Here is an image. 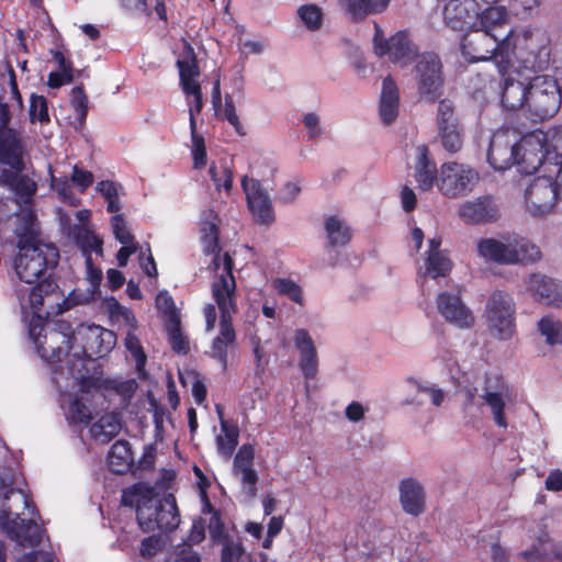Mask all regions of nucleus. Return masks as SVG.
Returning <instances> with one entry per match:
<instances>
[{
    "instance_id": "nucleus-1",
    "label": "nucleus",
    "mask_w": 562,
    "mask_h": 562,
    "mask_svg": "<svg viewBox=\"0 0 562 562\" xmlns=\"http://www.w3.org/2000/svg\"><path fill=\"white\" fill-rule=\"evenodd\" d=\"M43 359L54 373L71 378L79 386L81 395L76 394L70 400L68 418L74 423L88 424L92 419V411L83 403L86 395L103 396L100 364L89 353H43Z\"/></svg>"
},
{
    "instance_id": "nucleus-2",
    "label": "nucleus",
    "mask_w": 562,
    "mask_h": 562,
    "mask_svg": "<svg viewBox=\"0 0 562 562\" xmlns=\"http://www.w3.org/2000/svg\"><path fill=\"white\" fill-rule=\"evenodd\" d=\"M35 215L27 212L22 216V227L16 229L18 255L14 269L19 279L27 284L42 282L44 279L55 280L50 273L59 260L56 246L38 240L34 231Z\"/></svg>"
},
{
    "instance_id": "nucleus-3",
    "label": "nucleus",
    "mask_w": 562,
    "mask_h": 562,
    "mask_svg": "<svg viewBox=\"0 0 562 562\" xmlns=\"http://www.w3.org/2000/svg\"><path fill=\"white\" fill-rule=\"evenodd\" d=\"M122 504L136 507L137 521L144 532H168L180 524L179 510L172 494L158 497L153 488L134 485L123 492Z\"/></svg>"
},
{
    "instance_id": "nucleus-4",
    "label": "nucleus",
    "mask_w": 562,
    "mask_h": 562,
    "mask_svg": "<svg viewBox=\"0 0 562 562\" xmlns=\"http://www.w3.org/2000/svg\"><path fill=\"white\" fill-rule=\"evenodd\" d=\"M477 255L486 261L499 265L532 263L541 258L539 247L524 238L504 237L503 240L487 237L476 244Z\"/></svg>"
},
{
    "instance_id": "nucleus-5",
    "label": "nucleus",
    "mask_w": 562,
    "mask_h": 562,
    "mask_svg": "<svg viewBox=\"0 0 562 562\" xmlns=\"http://www.w3.org/2000/svg\"><path fill=\"white\" fill-rule=\"evenodd\" d=\"M561 95L557 79L547 75L530 78L527 82L525 115L533 123L552 119L560 110Z\"/></svg>"
},
{
    "instance_id": "nucleus-6",
    "label": "nucleus",
    "mask_w": 562,
    "mask_h": 562,
    "mask_svg": "<svg viewBox=\"0 0 562 562\" xmlns=\"http://www.w3.org/2000/svg\"><path fill=\"white\" fill-rule=\"evenodd\" d=\"M514 56L524 69L543 71L550 64V40L544 32L525 30L514 36Z\"/></svg>"
},
{
    "instance_id": "nucleus-7",
    "label": "nucleus",
    "mask_w": 562,
    "mask_h": 562,
    "mask_svg": "<svg viewBox=\"0 0 562 562\" xmlns=\"http://www.w3.org/2000/svg\"><path fill=\"white\" fill-rule=\"evenodd\" d=\"M414 72L419 98L429 103L437 102L445 86L443 66L439 55L434 52L420 54L415 60Z\"/></svg>"
},
{
    "instance_id": "nucleus-8",
    "label": "nucleus",
    "mask_w": 562,
    "mask_h": 562,
    "mask_svg": "<svg viewBox=\"0 0 562 562\" xmlns=\"http://www.w3.org/2000/svg\"><path fill=\"white\" fill-rule=\"evenodd\" d=\"M58 284L56 280L49 278L44 279L42 282L32 286L29 293L30 306L33 310V316L31 317L27 325V335L30 340L35 347V351H47L45 347V340L47 339V329L44 319L41 316L45 299L56 296L59 299L61 293L58 291Z\"/></svg>"
},
{
    "instance_id": "nucleus-9",
    "label": "nucleus",
    "mask_w": 562,
    "mask_h": 562,
    "mask_svg": "<svg viewBox=\"0 0 562 562\" xmlns=\"http://www.w3.org/2000/svg\"><path fill=\"white\" fill-rule=\"evenodd\" d=\"M373 48L376 56L387 55L392 63L400 64L402 67L409 65L420 55L417 45L409 37L408 31L401 30L389 38H384L383 31L378 23H374Z\"/></svg>"
},
{
    "instance_id": "nucleus-10",
    "label": "nucleus",
    "mask_w": 562,
    "mask_h": 562,
    "mask_svg": "<svg viewBox=\"0 0 562 562\" xmlns=\"http://www.w3.org/2000/svg\"><path fill=\"white\" fill-rule=\"evenodd\" d=\"M520 134L521 131L509 126L493 133L487 150V161L493 169L505 171L515 165L518 167Z\"/></svg>"
},
{
    "instance_id": "nucleus-11",
    "label": "nucleus",
    "mask_w": 562,
    "mask_h": 562,
    "mask_svg": "<svg viewBox=\"0 0 562 562\" xmlns=\"http://www.w3.org/2000/svg\"><path fill=\"white\" fill-rule=\"evenodd\" d=\"M486 316L492 334L499 340H507L515 334V305L507 293L495 291L487 305Z\"/></svg>"
},
{
    "instance_id": "nucleus-12",
    "label": "nucleus",
    "mask_w": 562,
    "mask_h": 562,
    "mask_svg": "<svg viewBox=\"0 0 562 562\" xmlns=\"http://www.w3.org/2000/svg\"><path fill=\"white\" fill-rule=\"evenodd\" d=\"M477 180L479 173L470 166L445 162L439 170L438 189L448 198H458L469 193Z\"/></svg>"
},
{
    "instance_id": "nucleus-13",
    "label": "nucleus",
    "mask_w": 562,
    "mask_h": 562,
    "mask_svg": "<svg viewBox=\"0 0 562 562\" xmlns=\"http://www.w3.org/2000/svg\"><path fill=\"white\" fill-rule=\"evenodd\" d=\"M546 134L541 130L518 135L519 157L518 170L525 175L535 173L544 162L548 155Z\"/></svg>"
},
{
    "instance_id": "nucleus-14",
    "label": "nucleus",
    "mask_w": 562,
    "mask_h": 562,
    "mask_svg": "<svg viewBox=\"0 0 562 562\" xmlns=\"http://www.w3.org/2000/svg\"><path fill=\"white\" fill-rule=\"evenodd\" d=\"M0 529L18 546L34 548L42 540V529L33 519L14 516L11 506L0 509Z\"/></svg>"
},
{
    "instance_id": "nucleus-15",
    "label": "nucleus",
    "mask_w": 562,
    "mask_h": 562,
    "mask_svg": "<svg viewBox=\"0 0 562 562\" xmlns=\"http://www.w3.org/2000/svg\"><path fill=\"white\" fill-rule=\"evenodd\" d=\"M559 191L551 177L535 178L525 190V204L533 217H542L553 211Z\"/></svg>"
},
{
    "instance_id": "nucleus-16",
    "label": "nucleus",
    "mask_w": 562,
    "mask_h": 562,
    "mask_svg": "<svg viewBox=\"0 0 562 562\" xmlns=\"http://www.w3.org/2000/svg\"><path fill=\"white\" fill-rule=\"evenodd\" d=\"M436 307L442 318L459 329H469L475 323L471 308L462 299V290L442 291L436 296Z\"/></svg>"
},
{
    "instance_id": "nucleus-17",
    "label": "nucleus",
    "mask_w": 562,
    "mask_h": 562,
    "mask_svg": "<svg viewBox=\"0 0 562 562\" xmlns=\"http://www.w3.org/2000/svg\"><path fill=\"white\" fill-rule=\"evenodd\" d=\"M510 396V387L501 374H486L482 400L490 407L494 423L504 429L508 427L505 407Z\"/></svg>"
},
{
    "instance_id": "nucleus-18",
    "label": "nucleus",
    "mask_w": 562,
    "mask_h": 562,
    "mask_svg": "<svg viewBox=\"0 0 562 562\" xmlns=\"http://www.w3.org/2000/svg\"><path fill=\"white\" fill-rule=\"evenodd\" d=\"M438 139L449 154L458 153L463 145V135L449 100H440L437 111Z\"/></svg>"
},
{
    "instance_id": "nucleus-19",
    "label": "nucleus",
    "mask_w": 562,
    "mask_h": 562,
    "mask_svg": "<svg viewBox=\"0 0 562 562\" xmlns=\"http://www.w3.org/2000/svg\"><path fill=\"white\" fill-rule=\"evenodd\" d=\"M499 45L501 41L488 31L473 29L463 35L460 48L469 63H479L490 60Z\"/></svg>"
},
{
    "instance_id": "nucleus-20",
    "label": "nucleus",
    "mask_w": 562,
    "mask_h": 562,
    "mask_svg": "<svg viewBox=\"0 0 562 562\" xmlns=\"http://www.w3.org/2000/svg\"><path fill=\"white\" fill-rule=\"evenodd\" d=\"M241 188L246 194L247 205L255 221L259 224L270 225L274 222V212L268 192L260 181L244 176Z\"/></svg>"
},
{
    "instance_id": "nucleus-21",
    "label": "nucleus",
    "mask_w": 562,
    "mask_h": 562,
    "mask_svg": "<svg viewBox=\"0 0 562 562\" xmlns=\"http://www.w3.org/2000/svg\"><path fill=\"white\" fill-rule=\"evenodd\" d=\"M458 215L465 224H491L501 217V207L494 196L482 195L463 202L458 209Z\"/></svg>"
},
{
    "instance_id": "nucleus-22",
    "label": "nucleus",
    "mask_w": 562,
    "mask_h": 562,
    "mask_svg": "<svg viewBox=\"0 0 562 562\" xmlns=\"http://www.w3.org/2000/svg\"><path fill=\"white\" fill-rule=\"evenodd\" d=\"M475 26L480 31H488L498 41L514 38V29L509 26L508 14L504 7H488L474 20Z\"/></svg>"
},
{
    "instance_id": "nucleus-23",
    "label": "nucleus",
    "mask_w": 562,
    "mask_h": 562,
    "mask_svg": "<svg viewBox=\"0 0 562 562\" xmlns=\"http://www.w3.org/2000/svg\"><path fill=\"white\" fill-rule=\"evenodd\" d=\"M24 146L20 134L9 127V124L0 123V165L18 169L24 162Z\"/></svg>"
},
{
    "instance_id": "nucleus-24",
    "label": "nucleus",
    "mask_w": 562,
    "mask_h": 562,
    "mask_svg": "<svg viewBox=\"0 0 562 562\" xmlns=\"http://www.w3.org/2000/svg\"><path fill=\"white\" fill-rule=\"evenodd\" d=\"M442 14L447 26L454 31H462L475 24L477 4L475 0H447Z\"/></svg>"
},
{
    "instance_id": "nucleus-25",
    "label": "nucleus",
    "mask_w": 562,
    "mask_h": 562,
    "mask_svg": "<svg viewBox=\"0 0 562 562\" xmlns=\"http://www.w3.org/2000/svg\"><path fill=\"white\" fill-rule=\"evenodd\" d=\"M527 289L532 297L547 305L562 306V283L541 273H532L529 277Z\"/></svg>"
},
{
    "instance_id": "nucleus-26",
    "label": "nucleus",
    "mask_w": 562,
    "mask_h": 562,
    "mask_svg": "<svg viewBox=\"0 0 562 562\" xmlns=\"http://www.w3.org/2000/svg\"><path fill=\"white\" fill-rule=\"evenodd\" d=\"M25 162L20 168L1 169L0 187L10 189L18 198L29 201L36 191V183L26 175H23Z\"/></svg>"
},
{
    "instance_id": "nucleus-27",
    "label": "nucleus",
    "mask_w": 562,
    "mask_h": 562,
    "mask_svg": "<svg viewBox=\"0 0 562 562\" xmlns=\"http://www.w3.org/2000/svg\"><path fill=\"white\" fill-rule=\"evenodd\" d=\"M400 502L403 510L412 516L422 515L425 509V491L414 479H405L400 483Z\"/></svg>"
},
{
    "instance_id": "nucleus-28",
    "label": "nucleus",
    "mask_w": 562,
    "mask_h": 562,
    "mask_svg": "<svg viewBox=\"0 0 562 562\" xmlns=\"http://www.w3.org/2000/svg\"><path fill=\"white\" fill-rule=\"evenodd\" d=\"M223 272L212 283V295L217 305H223L224 300H235L236 281L233 274L234 260L228 252L223 255Z\"/></svg>"
},
{
    "instance_id": "nucleus-29",
    "label": "nucleus",
    "mask_w": 562,
    "mask_h": 562,
    "mask_svg": "<svg viewBox=\"0 0 562 562\" xmlns=\"http://www.w3.org/2000/svg\"><path fill=\"white\" fill-rule=\"evenodd\" d=\"M527 103V83L506 77L503 80L501 105L506 112L522 111Z\"/></svg>"
},
{
    "instance_id": "nucleus-30",
    "label": "nucleus",
    "mask_w": 562,
    "mask_h": 562,
    "mask_svg": "<svg viewBox=\"0 0 562 562\" xmlns=\"http://www.w3.org/2000/svg\"><path fill=\"white\" fill-rule=\"evenodd\" d=\"M400 91L395 80L387 76L383 79L379 112L383 124H392L398 115Z\"/></svg>"
},
{
    "instance_id": "nucleus-31",
    "label": "nucleus",
    "mask_w": 562,
    "mask_h": 562,
    "mask_svg": "<svg viewBox=\"0 0 562 562\" xmlns=\"http://www.w3.org/2000/svg\"><path fill=\"white\" fill-rule=\"evenodd\" d=\"M392 0H339L352 22L360 23L369 15L381 14Z\"/></svg>"
},
{
    "instance_id": "nucleus-32",
    "label": "nucleus",
    "mask_w": 562,
    "mask_h": 562,
    "mask_svg": "<svg viewBox=\"0 0 562 562\" xmlns=\"http://www.w3.org/2000/svg\"><path fill=\"white\" fill-rule=\"evenodd\" d=\"M217 306L221 313V323L220 333L213 341V350L225 351L236 339L232 323V313L236 312V303L235 300H224V304Z\"/></svg>"
},
{
    "instance_id": "nucleus-33",
    "label": "nucleus",
    "mask_w": 562,
    "mask_h": 562,
    "mask_svg": "<svg viewBox=\"0 0 562 562\" xmlns=\"http://www.w3.org/2000/svg\"><path fill=\"white\" fill-rule=\"evenodd\" d=\"M526 562H546L551 559L562 561V546H555L546 532H542L532 547L517 555Z\"/></svg>"
},
{
    "instance_id": "nucleus-34",
    "label": "nucleus",
    "mask_w": 562,
    "mask_h": 562,
    "mask_svg": "<svg viewBox=\"0 0 562 562\" xmlns=\"http://www.w3.org/2000/svg\"><path fill=\"white\" fill-rule=\"evenodd\" d=\"M417 151L418 160L415 168V179L420 190L428 191L435 183L438 186L439 172L425 145L418 146Z\"/></svg>"
},
{
    "instance_id": "nucleus-35",
    "label": "nucleus",
    "mask_w": 562,
    "mask_h": 562,
    "mask_svg": "<svg viewBox=\"0 0 562 562\" xmlns=\"http://www.w3.org/2000/svg\"><path fill=\"white\" fill-rule=\"evenodd\" d=\"M108 464L111 472L124 474L132 470L134 465L131 445L126 440L115 441L108 456Z\"/></svg>"
},
{
    "instance_id": "nucleus-36",
    "label": "nucleus",
    "mask_w": 562,
    "mask_h": 562,
    "mask_svg": "<svg viewBox=\"0 0 562 562\" xmlns=\"http://www.w3.org/2000/svg\"><path fill=\"white\" fill-rule=\"evenodd\" d=\"M16 496L25 508L30 507L29 496L19 486V475L11 469L0 468V499Z\"/></svg>"
},
{
    "instance_id": "nucleus-37",
    "label": "nucleus",
    "mask_w": 562,
    "mask_h": 562,
    "mask_svg": "<svg viewBox=\"0 0 562 562\" xmlns=\"http://www.w3.org/2000/svg\"><path fill=\"white\" fill-rule=\"evenodd\" d=\"M121 427L120 417L114 413H110L101 416L99 420L91 426L90 432L97 441L108 443L119 435Z\"/></svg>"
},
{
    "instance_id": "nucleus-38",
    "label": "nucleus",
    "mask_w": 562,
    "mask_h": 562,
    "mask_svg": "<svg viewBox=\"0 0 562 562\" xmlns=\"http://www.w3.org/2000/svg\"><path fill=\"white\" fill-rule=\"evenodd\" d=\"M325 231L329 247L346 246L351 239L350 228L335 215L326 218Z\"/></svg>"
},
{
    "instance_id": "nucleus-39",
    "label": "nucleus",
    "mask_w": 562,
    "mask_h": 562,
    "mask_svg": "<svg viewBox=\"0 0 562 562\" xmlns=\"http://www.w3.org/2000/svg\"><path fill=\"white\" fill-rule=\"evenodd\" d=\"M202 241L204 251L207 255H213V265L217 269L220 267V256L222 247L220 245V229L218 226L211 222H205L201 228Z\"/></svg>"
},
{
    "instance_id": "nucleus-40",
    "label": "nucleus",
    "mask_w": 562,
    "mask_h": 562,
    "mask_svg": "<svg viewBox=\"0 0 562 562\" xmlns=\"http://www.w3.org/2000/svg\"><path fill=\"white\" fill-rule=\"evenodd\" d=\"M165 329L172 351H190L189 337L182 331L179 315H173L170 319H167Z\"/></svg>"
},
{
    "instance_id": "nucleus-41",
    "label": "nucleus",
    "mask_w": 562,
    "mask_h": 562,
    "mask_svg": "<svg viewBox=\"0 0 562 562\" xmlns=\"http://www.w3.org/2000/svg\"><path fill=\"white\" fill-rule=\"evenodd\" d=\"M176 66L179 70L180 79L200 76V67L194 48L188 41H183L181 58L177 60Z\"/></svg>"
},
{
    "instance_id": "nucleus-42",
    "label": "nucleus",
    "mask_w": 562,
    "mask_h": 562,
    "mask_svg": "<svg viewBox=\"0 0 562 562\" xmlns=\"http://www.w3.org/2000/svg\"><path fill=\"white\" fill-rule=\"evenodd\" d=\"M221 429L223 435L216 437L217 450L223 457L228 459L238 443L239 430L237 426L228 425L225 419H222Z\"/></svg>"
},
{
    "instance_id": "nucleus-43",
    "label": "nucleus",
    "mask_w": 562,
    "mask_h": 562,
    "mask_svg": "<svg viewBox=\"0 0 562 562\" xmlns=\"http://www.w3.org/2000/svg\"><path fill=\"white\" fill-rule=\"evenodd\" d=\"M427 273L436 279L446 277L452 269V262L446 251L428 254L425 262Z\"/></svg>"
},
{
    "instance_id": "nucleus-44",
    "label": "nucleus",
    "mask_w": 562,
    "mask_h": 562,
    "mask_svg": "<svg viewBox=\"0 0 562 562\" xmlns=\"http://www.w3.org/2000/svg\"><path fill=\"white\" fill-rule=\"evenodd\" d=\"M512 54H514V38L506 40V43L502 41L497 52L492 56L503 78L508 77L507 75L513 67Z\"/></svg>"
},
{
    "instance_id": "nucleus-45",
    "label": "nucleus",
    "mask_w": 562,
    "mask_h": 562,
    "mask_svg": "<svg viewBox=\"0 0 562 562\" xmlns=\"http://www.w3.org/2000/svg\"><path fill=\"white\" fill-rule=\"evenodd\" d=\"M538 329L549 345H562V322L551 316H543L538 322Z\"/></svg>"
},
{
    "instance_id": "nucleus-46",
    "label": "nucleus",
    "mask_w": 562,
    "mask_h": 562,
    "mask_svg": "<svg viewBox=\"0 0 562 562\" xmlns=\"http://www.w3.org/2000/svg\"><path fill=\"white\" fill-rule=\"evenodd\" d=\"M210 176L217 191L224 189L226 192H229L233 187L234 173L229 166L226 162L221 164L217 167L215 164L210 166Z\"/></svg>"
},
{
    "instance_id": "nucleus-47",
    "label": "nucleus",
    "mask_w": 562,
    "mask_h": 562,
    "mask_svg": "<svg viewBox=\"0 0 562 562\" xmlns=\"http://www.w3.org/2000/svg\"><path fill=\"white\" fill-rule=\"evenodd\" d=\"M29 115L31 123L40 122L41 124H48L50 122L48 101L44 95L36 93L31 94Z\"/></svg>"
},
{
    "instance_id": "nucleus-48",
    "label": "nucleus",
    "mask_w": 562,
    "mask_h": 562,
    "mask_svg": "<svg viewBox=\"0 0 562 562\" xmlns=\"http://www.w3.org/2000/svg\"><path fill=\"white\" fill-rule=\"evenodd\" d=\"M88 103L89 101L83 86L80 85L74 87L71 90L70 104L77 114L79 127H82L86 124L88 115Z\"/></svg>"
},
{
    "instance_id": "nucleus-49",
    "label": "nucleus",
    "mask_w": 562,
    "mask_h": 562,
    "mask_svg": "<svg viewBox=\"0 0 562 562\" xmlns=\"http://www.w3.org/2000/svg\"><path fill=\"white\" fill-rule=\"evenodd\" d=\"M192 140V159L194 169H203L206 166L207 155L203 135L196 132V127L190 130Z\"/></svg>"
},
{
    "instance_id": "nucleus-50",
    "label": "nucleus",
    "mask_w": 562,
    "mask_h": 562,
    "mask_svg": "<svg viewBox=\"0 0 562 562\" xmlns=\"http://www.w3.org/2000/svg\"><path fill=\"white\" fill-rule=\"evenodd\" d=\"M297 14L311 31L321 29L323 23V12L316 4H304L299 8Z\"/></svg>"
},
{
    "instance_id": "nucleus-51",
    "label": "nucleus",
    "mask_w": 562,
    "mask_h": 562,
    "mask_svg": "<svg viewBox=\"0 0 562 562\" xmlns=\"http://www.w3.org/2000/svg\"><path fill=\"white\" fill-rule=\"evenodd\" d=\"M216 113V116L221 120H226L235 130V132L244 136L246 135L245 128L239 121V117L236 113L235 104L233 101V97L231 94L225 95L224 110L221 112L220 110Z\"/></svg>"
},
{
    "instance_id": "nucleus-52",
    "label": "nucleus",
    "mask_w": 562,
    "mask_h": 562,
    "mask_svg": "<svg viewBox=\"0 0 562 562\" xmlns=\"http://www.w3.org/2000/svg\"><path fill=\"white\" fill-rule=\"evenodd\" d=\"M76 244L83 252H92L95 251L97 254H102V245L103 241L101 238H99L93 232L89 229L80 231L75 236Z\"/></svg>"
},
{
    "instance_id": "nucleus-53",
    "label": "nucleus",
    "mask_w": 562,
    "mask_h": 562,
    "mask_svg": "<svg viewBox=\"0 0 562 562\" xmlns=\"http://www.w3.org/2000/svg\"><path fill=\"white\" fill-rule=\"evenodd\" d=\"M97 190L100 191L103 198L106 200V211L109 213H117L121 210L117 189L113 181H100L97 186Z\"/></svg>"
},
{
    "instance_id": "nucleus-54",
    "label": "nucleus",
    "mask_w": 562,
    "mask_h": 562,
    "mask_svg": "<svg viewBox=\"0 0 562 562\" xmlns=\"http://www.w3.org/2000/svg\"><path fill=\"white\" fill-rule=\"evenodd\" d=\"M112 232L115 239L122 245L136 244L123 214H114L111 218Z\"/></svg>"
},
{
    "instance_id": "nucleus-55",
    "label": "nucleus",
    "mask_w": 562,
    "mask_h": 562,
    "mask_svg": "<svg viewBox=\"0 0 562 562\" xmlns=\"http://www.w3.org/2000/svg\"><path fill=\"white\" fill-rule=\"evenodd\" d=\"M255 450L251 445H243L235 454L233 462V473L240 472L244 469L254 468Z\"/></svg>"
},
{
    "instance_id": "nucleus-56",
    "label": "nucleus",
    "mask_w": 562,
    "mask_h": 562,
    "mask_svg": "<svg viewBox=\"0 0 562 562\" xmlns=\"http://www.w3.org/2000/svg\"><path fill=\"white\" fill-rule=\"evenodd\" d=\"M276 289L279 294L286 295L295 303L302 302V289L291 279H277Z\"/></svg>"
},
{
    "instance_id": "nucleus-57",
    "label": "nucleus",
    "mask_w": 562,
    "mask_h": 562,
    "mask_svg": "<svg viewBox=\"0 0 562 562\" xmlns=\"http://www.w3.org/2000/svg\"><path fill=\"white\" fill-rule=\"evenodd\" d=\"M234 475L239 477L244 492L249 497H255L257 494V482H258V474H257L256 470L254 468L244 469L240 472H235Z\"/></svg>"
},
{
    "instance_id": "nucleus-58",
    "label": "nucleus",
    "mask_w": 562,
    "mask_h": 562,
    "mask_svg": "<svg viewBox=\"0 0 562 562\" xmlns=\"http://www.w3.org/2000/svg\"><path fill=\"white\" fill-rule=\"evenodd\" d=\"M209 532L210 537L214 542L221 543L228 539L226 532L224 522L222 521L221 514L217 510H214L212 513V516L210 518L209 522Z\"/></svg>"
},
{
    "instance_id": "nucleus-59",
    "label": "nucleus",
    "mask_w": 562,
    "mask_h": 562,
    "mask_svg": "<svg viewBox=\"0 0 562 562\" xmlns=\"http://www.w3.org/2000/svg\"><path fill=\"white\" fill-rule=\"evenodd\" d=\"M546 134V147L548 148V155L555 153L562 156V126L549 128Z\"/></svg>"
},
{
    "instance_id": "nucleus-60",
    "label": "nucleus",
    "mask_w": 562,
    "mask_h": 562,
    "mask_svg": "<svg viewBox=\"0 0 562 562\" xmlns=\"http://www.w3.org/2000/svg\"><path fill=\"white\" fill-rule=\"evenodd\" d=\"M93 175L91 171L83 170L75 165L71 173V181L79 188L80 192H85L93 183Z\"/></svg>"
},
{
    "instance_id": "nucleus-61",
    "label": "nucleus",
    "mask_w": 562,
    "mask_h": 562,
    "mask_svg": "<svg viewBox=\"0 0 562 562\" xmlns=\"http://www.w3.org/2000/svg\"><path fill=\"white\" fill-rule=\"evenodd\" d=\"M156 306L170 319L173 315H179L172 296L167 291H161L156 296Z\"/></svg>"
},
{
    "instance_id": "nucleus-62",
    "label": "nucleus",
    "mask_w": 562,
    "mask_h": 562,
    "mask_svg": "<svg viewBox=\"0 0 562 562\" xmlns=\"http://www.w3.org/2000/svg\"><path fill=\"white\" fill-rule=\"evenodd\" d=\"M299 366L306 379L315 378L318 367L316 353H302Z\"/></svg>"
},
{
    "instance_id": "nucleus-63",
    "label": "nucleus",
    "mask_w": 562,
    "mask_h": 562,
    "mask_svg": "<svg viewBox=\"0 0 562 562\" xmlns=\"http://www.w3.org/2000/svg\"><path fill=\"white\" fill-rule=\"evenodd\" d=\"M222 543V562H235L241 557L244 550L240 543L231 539H227Z\"/></svg>"
},
{
    "instance_id": "nucleus-64",
    "label": "nucleus",
    "mask_w": 562,
    "mask_h": 562,
    "mask_svg": "<svg viewBox=\"0 0 562 562\" xmlns=\"http://www.w3.org/2000/svg\"><path fill=\"white\" fill-rule=\"evenodd\" d=\"M121 7L131 13L150 16L153 11L148 8V0H120Z\"/></svg>"
}]
</instances>
